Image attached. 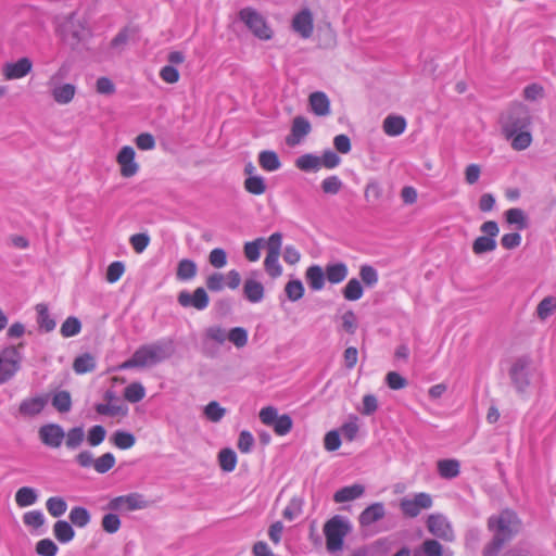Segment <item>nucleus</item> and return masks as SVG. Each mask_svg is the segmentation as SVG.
<instances>
[{
	"mask_svg": "<svg viewBox=\"0 0 556 556\" xmlns=\"http://www.w3.org/2000/svg\"><path fill=\"white\" fill-rule=\"evenodd\" d=\"M521 519L513 509L505 508L488 519V528L493 532L491 542L484 547L483 556H495L521 528Z\"/></svg>",
	"mask_w": 556,
	"mask_h": 556,
	"instance_id": "f257e3e1",
	"label": "nucleus"
},
{
	"mask_svg": "<svg viewBox=\"0 0 556 556\" xmlns=\"http://www.w3.org/2000/svg\"><path fill=\"white\" fill-rule=\"evenodd\" d=\"M174 352V343L170 340L143 344L134 352L129 359L122 363L118 369L151 368L172 357Z\"/></svg>",
	"mask_w": 556,
	"mask_h": 556,
	"instance_id": "f03ea898",
	"label": "nucleus"
},
{
	"mask_svg": "<svg viewBox=\"0 0 556 556\" xmlns=\"http://www.w3.org/2000/svg\"><path fill=\"white\" fill-rule=\"evenodd\" d=\"M71 71L72 64L67 61L62 62L46 81L49 96L59 105H67L76 97L77 86L65 81Z\"/></svg>",
	"mask_w": 556,
	"mask_h": 556,
	"instance_id": "7ed1b4c3",
	"label": "nucleus"
},
{
	"mask_svg": "<svg viewBox=\"0 0 556 556\" xmlns=\"http://www.w3.org/2000/svg\"><path fill=\"white\" fill-rule=\"evenodd\" d=\"M60 33L62 40L72 49H76L80 43L85 42L90 36V29L87 20L83 15L72 13L61 24Z\"/></svg>",
	"mask_w": 556,
	"mask_h": 556,
	"instance_id": "20e7f679",
	"label": "nucleus"
},
{
	"mask_svg": "<svg viewBox=\"0 0 556 556\" xmlns=\"http://www.w3.org/2000/svg\"><path fill=\"white\" fill-rule=\"evenodd\" d=\"M530 125L528 108L522 103H514L502 122V131L505 137H511L519 130L528 129Z\"/></svg>",
	"mask_w": 556,
	"mask_h": 556,
	"instance_id": "39448f33",
	"label": "nucleus"
},
{
	"mask_svg": "<svg viewBox=\"0 0 556 556\" xmlns=\"http://www.w3.org/2000/svg\"><path fill=\"white\" fill-rule=\"evenodd\" d=\"M350 532V525L340 516H334L324 525L326 547L336 553L342 549L344 538Z\"/></svg>",
	"mask_w": 556,
	"mask_h": 556,
	"instance_id": "423d86ee",
	"label": "nucleus"
},
{
	"mask_svg": "<svg viewBox=\"0 0 556 556\" xmlns=\"http://www.w3.org/2000/svg\"><path fill=\"white\" fill-rule=\"evenodd\" d=\"M258 417L263 425L271 427L279 437H285L292 430V418L288 414L279 415L278 409L274 406L263 407Z\"/></svg>",
	"mask_w": 556,
	"mask_h": 556,
	"instance_id": "0eeeda50",
	"label": "nucleus"
},
{
	"mask_svg": "<svg viewBox=\"0 0 556 556\" xmlns=\"http://www.w3.org/2000/svg\"><path fill=\"white\" fill-rule=\"evenodd\" d=\"M22 355L16 346L0 352V386L11 380L21 368Z\"/></svg>",
	"mask_w": 556,
	"mask_h": 556,
	"instance_id": "6e6552de",
	"label": "nucleus"
},
{
	"mask_svg": "<svg viewBox=\"0 0 556 556\" xmlns=\"http://www.w3.org/2000/svg\"><path fill=\"white\" fill-rule=\"evenodd\" d=\"M483 236L478 237L472 243V252L477 255L492 252L496 249V240L500 228L496 222L488 220L480 226Z\"/></svg>",
	"mask_w": 556,
	"mask_h": 556,
	"instance_id": "1a4fd4ad",
	"label": "nucleus"
},
{
	"mask_svg": "<svg viewBox=\"0 0 556 556\" xmlns=\"http://www.w3.org/2000/svg\"><path fill=\"white\" fill-rule=\"evenodd\" d=\"M433 504L430 494L420 492L414 495V497H404L400 502V509L405 517L415 518L422 510L431 508Z\"/></svg>",
	"mask_w": 556,
	"mask_h": 556,
	"instance_id": "9d476101",
	"label": "nucleus"
},
{
	"mask_svg": "<svg viewBox=\"0 0 556 556\" xmlns=\"http://www.w3.org/2000/svg\"><path fill=\"white\" fill-rule=\"evenodd\" d=\"M136 152L132 147H123L116 155L119 165L121 176L124 178L134 177L139 172V164L135 161Z\"/></svg>",
	"mask_w": 556,
	"mask_h": 556,
	"instance_id": "9b49d317",
	"label": "nucleus"
},
{
	"mask_svg": "<svg viewBox=\"0 0 556 556\" xmlns=\"http://www.w3.org/2000/svg\"><path fill=\"white\" fill-rule=\"evenodd\" d=\"M108 507L111 510L132 511L146 508L147 502L143 500L142 495L131 493L128 495L114 497L109 502Z\"/></svg>",
	"mask_w": 556,
	"mask_h": 556,
	"instance_id": "f8f14e48",
	"label": "nucleus"
},
{
	"mask_svg": "<svg viewBox=\"0 0 556 556\" xmlns=\"http://www.w3.org/2000/svg\"><path fill=\"white\" fill-rule=\"evenodd\" d=\"M38 437L43 445L51 448H59L64 441L65 431L58 424H47L39 428Z\"/></svg>",
	"mask_w": 556,
	"mask_h": 556,
	"instance_id": "ddd939ff",
	"label": "nucleus"
},
{
	"mask_svg": "<svg viewBox=\"0 0 556 556\" xmlns=\"http://www.w3.org/2000/svg\"><path fill=\"white\" fill-rule=\"evenodd\" d=\"M33 70V61L27 58H21L15 62H7L2 66V75L5 80H15L26 77Z\"/></svg>",
	"mask_w": 556,
	"mask_h": 556,
	"instance_id": "4468645a",
	"label": "nucleus"
},
{
	"mask_svg": "<svg viewBox=\"0 0 556 556\" xmlns=\"http://www.w3.org/2000/svg\"><path fill=\"white\" fill-rule=\"evenodd\" d=\"M245 26H248L258 39L268 40L273 36V30L267 25L264 17L250 9H245Z\"/></svg>",
	"mask_w": 556,
	"mask_h": 556,
	"instance_id": "2eb2a0df",
	"label": "nucleus"
},
{
	"mask_svg": "<svg viewBox=\"0 0 556 556\" xmlns=\"http://www.w3.org/2000/svg\"><path fill=\"white\" fill-rule=\"evenodd\" d=\"M428 531L445 541H453L454 532L447 519L440 514L430 515L427 520Z\"/></svg>",
	"mask_w": 556,
	"mask_h": 556,
	"instance_id": "dca6fc26",
	"label": "nucleus"
},
{
	"mask_svg": "<svg viewBox=\"0 0 556 556\" xmlns=\"http://www.w3.org/2000/svg\"><path fill=\"white\" fill-rule=\"evenodd\" d=\"M292 29L304 39L313 35L314 17L309 9H303L293 16Z\"/></svg>",
	"mask_w": 556,
	"mask_h": 556,
	"instance_id": "f3484780",
	"label": "nucleus"
},
{
	"mask_svg": "<svg viewBox=\"0 0 556 556\" xmlns=\"http://www.w3.org/2000/svg\"><path fill=\"white\" fill-rule=\"evenodd\" d=\"M178 303L182 307L192 306L199 311H202L208 305V295L203 288H197L192 294L187 291H181L178 294Z\"/></svg>",
	"mask_w": 556,
	"mask_h": 556,
	"instance_id": "a211bd4d",
	"label": "nucleus"
},
{
	"mask_svg": "<svg viewBox=\"0 0 556 556\" xmlns=\"http://www.w3.org/2000/svg\"><path fill=\"white\" fill-rule=\"evenodd\" d=\"M48 402L49 395L47 394L26 397L21 402L18 413L23 417H35L43 410Z\"/></svg>",
	"mask_w": 556,
	"mask_h": 556,
	"instance_id": "6ab92c4d",
	"label": "nucleus"
},
{
	"mask_svg": "<svg viewBox=\"0 0 556 556\" xmlns=\"http://www.w3.org/2000/svg\"><path fill=\"white\" fill-rule=\"evenodd\" d=\"M311 132V124L303 116H296L293 118L291 134L286 138V142L290 147H294L301 142V140Z\"/></svg>",
	"mask_w": 556,
	"mask_h": 556,
	"instance_id": "aec40b11",
	"label": "nucleus"
},
{
	"mask_svg": "<svg viewBox=\"0 0 556 556\" xmlns=\"http://www.w3.org/2000/svg\"><path fill=\"white\" fill-rule=\"evenodd\" d=\"M386 515L384 506L382 503H374L365 508L358 518L362 527H368L379 520Z\"/></svg>",
	"mask_w": 556,
	"mask_h": 556,
	"instance_id": "412c9836",
	"label": "nucleus"
},
{
	"mask_svg": "<svg viewBox=\"0 0 556 556\" xmlns=\"http://www.w3.org/2000/svg\"><path fill=\"white\" fill-rule=\"evenodd\" d=\"M529 363L527 358H519L510 368V377L520 391H523L529 384L528 379L525 377Z\"/></svg>",
	"mask_w": 556,
	"mask_h": 556,
	"instance_id": "4be33fe9",
	"label": "nucleus"
},
{
	"mask_svg": "<svg viewBox=\"0 0 556 556\" xmlns=\"http://www.w3.org/2000/svg\"><path fill=\"white\" fill-rule=\"evenodd\" d=\"M365 492V486L359 483L343 486L333 494V501L338 504L354 501Z\"/></svg>",
	"mask_w": 556,
	"mask_h": 556,
	"instance_id": "5701e85b",
	"label": "nucleus"
},
{
	"mask_svg": "<svg viewBox=\"0 0 556 556\" xmlns=\"http://www.w3.org/2000/svg\"><path fill=\"white\" fill-rule=\"evenodd\" d=\"M406 125V121L403 116L389 115L384 118L382 128L388 136L396 137L405 131Z\"/></svg>",
	"mask_w": 556,
	"mask_h": 556,
	"instance_id": "b1692460",
	"label": "nucleus"
},
{
	"mask_svg": "<svg viewBox=\"0 0 556 556\" xmlns=\"http://www.w3.org/2000/svg\"><path fill=\"white\" fill-rule=\"evenodd\" d=\"M305 278L309 288L319 291L325 287L326 273L319 265H312L305 271Z\"/></svg>",
	"mask_w": 556,
	"mask_h": 556,
	"instance_id": "393cba45",
	"label": "nucleus"
},
{
	"mask_svg": "<svg viewBox=\"0 0 556 556\" xmlns=\"http://www.w3.org/2000/svg\"><path fill=\"white\" fill-rule=\"evenodd\" d=\"M326 279L332 283L338 285L344 281L349 275V268L344 263L328 264L325 268Z\"/></svg>",
	"mask_w": 556,
	"mask_h": 556,
	"instance_id": "a878e982",
	"label": "nucleus"
},
{
	"mask_svg": "<svg viewBox=\"0 0 556 556\" xmlns=\"http://www.w3.org/2000/svg\"><path fill=\"white\" fill-rule=\"evenodd\" d=\"M309 105L312 111L318 116H325L330 112V102L328 97L320 91L313 92L309 96Z\"/></svg>",
	"mask_w": 556,
	"mask_h": 556,
	"instance_id": "bb28decb",
	"label": "nucleus"
},
{
	"mask_svg": "<svg viewBox=\"0 0 556 556\" xmlns=\"http://www.w3.org/2000/svg\"><path fill=\"white\" fill-rule=\"evenodd\" d=\"M443 553L441 543L433 539H427L415 548L413 556H443Z\"/></svg>",
	"mask_w": 556,
	"mask_h": 556,
	"instance_id": "cd10ccee",
	"label": "nucleus"
},
{
	"mask_svg": "<svg viewBox=\"0 0 556 556\" xmlns=\"http://www.w3.org/2000/svg\"><path fill=\"white\" fill-rule=\"evenodd\" d=\"M440 477L444 479L456 478L460 472V464L457 459H441L437 463Z\"/></svg>",
	"mask_w": 556,
	"mask_h": 556,
	"instance_id": "c85d7f7f",
	"label": "nucleus"
},
{
	"mask_svg": "<svg viewBox=\"0 0 556 556\" xmlns=\"http://www.w3.org/2000/svg\"><path fill=\"white\" fill-rule=\"evenodd\" d=\"M556 313V296L547 295L539 302L535 308L536 317L541 321H545L548 317Z\"/></svg>",
	"mask_w": 556,
	"mask_h": 556,
	"instance_id": "c756f323",
	"label": "nucleus"
},
{
	"mask_svg": "<svg viewBox=\"0 0 556 556\" xmlns=\"http://www.w3.org/2000/svg\"><path fill=\"white\" fill-rule=\"evenodd\" d=\"M37 312V323L39 328L45 330L46 332H50L55 328V321L50 316L48 306L43 303H39L36 305Z\"/></svg>",
	"mask_w": 556,
	"mask_h": 556,
	"instance_id": "7c9ffc66",
	"label": "nucleus"
},
{
	"mask_svg": "<svg viewBox=\"0 0 556 556\" xmlns=\"http://www.w3.org/2000/svg\"><path fill=\"white\" fill-rule=\"evenodd\" d=\"M85 438L86 433L81 426L71 428L65 432V446L72 451L77 450L83 444Z\"/></svg>",
	"mask_w": 556,
	"mask_h": 556,
	"instance_id": "2f4dec72",
	"label": "nucleus"
},
{
	"mask_svg": "<svg viewBox=\"0 0 556 556\" xmlns=\"http://www.w3.org/2000/svg\"><path fill=\"white\" fill-rule=\"evenodd\" d=\"M510 140V146L516 151H522L529 148L532 143V135L528 129L519 130L511 137H505Z\"/></svg>",
	"mask_w": 556,
	"mask_h": 556,
	"instance_id": "473e14b6",
	"label": "nucleus"
},
{
	"mask_svg": "<svg viewBox=\"0 0 556 556\" xmlns=\"http://www.w3.org/2000/svg\"><path fill=\"white\" fill-rule=\"evenodd\" d=\"M197 275V264L188 258L179 261L176 277L181 281L191 280Z\"/></svg>",
	"mask_w": 556,
	"mask_h": 556,
	"instance_id": "72a5a7b5",
	"label": "nucleus"
},
{
	"mask_svg": "<svg viewBox=\"0 0 556 556\" xmlns=\"http://www.w3.org/2000/svg\"><path fill=\"white\" fill-rule=\"evenodd\" d=\"M258 163L266 172H275L281 165L277 153L274 151H262L258 155Z\"/></svg>",
	"mask_w": 556,
	"mask_h": 556,
	"instance_id": "f704fd0d",
	"label": "nucleus"
},
{
	"mask_svg": "<svg viewBox=\"0 0 556 556\" xmlns=\"http://www.w3.org/2000/svg\"><path fill=\"white\" fill-rule=\"evenodd\" d=\"M53 532L56 540L61 543H67L75 536L72 526L64 520H59L54 523Z\"/></svg>",
	"mask_w": 556,
	"mask_h": 556,
	"instance_id": "c9c22d12",
	"label": "nucleus"
},
{
	"mask_svg": "<svg viewBox=\"0 0 556 556\" xmlns=\"http://www.w3.org/2000/svg\"><path fill=\"white\" fill-rule=\"evenodd\" d=\"M237 454L231 448H223L218 453V464L225 472H231L237 465Z\"/></svg>",
	"mask_w": 556,
	"mask_h": 556,
	"instance_id": "e433bc0d",
	"label": "nucleus"
},
{
	"mask_svg": "<svg viewBox=\"0 0 556 556\" xmlns=\"http://www.w3.org/2000/svg\"><path fill=\"white\" fill-rule=\"evenodd\" d=\"M343 296L348 301H357L364 294V289L361 281L356 278H352L348 281L342 290Z\"/></svg>",
	"mask_w": 556,
	"mask_h": 556,
	"instance_id": "4c0bfd02",
	"label": "nucleus"
},
{
	"mask_svg": "<svg viewBox=\"0 0 556 556\" xmlns=\"http://www.w3.org/2000/svg\"><path fill=\"white\" fill-rule=\"evenodd\" d=\"M295 165L299 169L304 172H317L321 168V161H319V156L313 154H303L296 159Z\"/></svg>",
	"mask_w": 556,
	"mask_h": 556,
	"instance_id": "58836bf2",
	"label": "nucleus"
},
{
	"mask_svg": "<svg viewBox=\"0 0 556 556\" xmlns=\"http://www.w3.org/2000/svg\"><path fill=\"white\" fill-rule=\"evenodd\" d=\"M68 518L74 526L85 528L90 522L91 516L85 507L75 506L71 509Z\"/></svg>",
	"mask_w": 556,
	"mask_h": 556,
	"instance_id": "ea45409f",
	"label": "nucleus"
},
{
	"mask_svg": "<svg viewBox=\"0 0 556 556\" xmlns=\"http://www.w3.org/2000/svg\"><path fill=\"white\" fill-rule=\"evenodd\" d=\"M136 30L130 27H124L112 39L110 46L113 50L121 52L127 46L129 39L135 35Z\"/></svg>",
	"mask_w": 556,
	"mask_h": 556,
	"instance_id": "a19ab883",
	"label": "nucleus"
},
{
	"mask_svg": "<svg viewBox=\"0 0 556 556\" xmlns=\"http://www.w3.org/2000/svg\"><path fill=\"white\" fill-rule=\"evenodd\" d=\"M38 495L33 488L23 486L15 494V502L20 507L30 506L36 503Z\"/></svg>",
	"mask_w": 556,
	"mask_h": 556,
	"instance_id": "79ce46f5",
	"label": "nucleus"
},
{
	"mask_svg": "<svg viewBox=\"0 0 556 556\" xmlns=\"http://www.w3.org/2000/svg\"><path fill=\"white\" fill-rule=\"evenodd\" d=\"M94 368H96L94 357L89 353L78 356L77 358H75L74 364H73V369L75 370V372L80 374V375L90 372Z\"/></svg>",
	"mask_w": 556,
	"mask_h": 556,
	"instance_id": "37998d69",
	"label": "nucleus"
},
{
	"mask_svg": "<svg viewBox=\"0 0 556 556\" xmlns=\"http://www.w3.org/2000/svg\"><path fill=\"white\" fill-rule=\"evenodd\" d=\"M52 406L59 413H67L72 408V397L68 391H59L52 397Z\"/></svg>",
	"mask_w": 556,
	"mask_h": 556,
	"instance_id": "c03bdc74",
	"label": "nucleus"
},
{
	"mask_svg": "<svg viewBox=\"0 0 556 556\" xmlns=\"http://www.w3.org/2000/svg\"><path fill=\"white\" fill-rule=\"evenodd\" d=\"M46 507L49 514L52 517L56 518L62 516L66 511L67 504L63 497L52 496L47 500Z\"/></svg>",
	"mask_w": 556,
	"mask_h": 556,
	"instance_id": "a18cd8bd",
	"label": "nucleus"
},
{
	"mask_svg": "<svg viewBox=\"0 0 556 556\" xmlns=\"http://www.w3.org/2000/svg\"><path fill=\"white\" fill-rule=\"evenodd\" d=\"M146 395L144 387L140 382H132L124 390V397L130 403L140 402Z\"/></svg>",
	"mask_w": 556,
	"mask_h": 556,
	"instance_id": "49530a36",
	"label": "nucleus"
},
{
	"mask_svg": "<svg viewBox=\"0 0 556 556\" xmlns=\"http://www.w3.org/2000/svg\"><path fill=\"white\" fill-rule=\"evenodd\" d=\"M506 222L510 225H516L518 229L522 230L527 227V218L521 208L514 207L505 212Z\"/></svg>",
	"mask_w": 556,
	"mask_h": 556,
	"instance_id": "de8ad7c7",
	"label": "nucleus"
},
{
	"mask_svg": "<svg viewBox=\"0 0 556 556\" xmlns=\"http://www.w3.org/2000/svg\"><path fill=\"white\" fill-rule=\"evenodd\" d=\"M264 296V287L255 280H245V298L251 302H260Z\"/></svg>",
	"mask_w": 556,
	"mask_h": 556,
	"instance_id": "09e8293b",
	"label": "nucleus"
},
{
	"mask_svg": "<svg viewBox=\"0 0 556 556\" xmlns=\"http://www.w3.org/2000/svg\"><path fill=\"white\" fill-rule=\"evenodd\" d=\"M81 330V323L77 317H67L61 326L60 332L64 338H71L78 334Z\"/></svg>",
	"mask_w": 556,
	"mask_h": 556,
	"instance_id": "8fccbe9b",
	"label": "nucleus"
},
{
	"mask_svg": "<svg viewBox=\"0 0 556 556\" xmlns=\"http://www.w3.org/2000/svg\"><path fill=\"white\" fill-rule=\"evenodd\" d=\"M113 443L121 450H128L136 443V438L132 433L126 431H116L112 437Z\"/></svg>",
	"mask_w": 556,
	"mask_h": 556,
	"instance_id": "3c124183",
	"label": "nucleus"
},
{
	"mask_svg": "<svg viewBox=\"0 0 556 556\" xmlns=\"http://www.w3.org/2000/svg\"><path fill=\"white\" fill-rule=\"evenodd\" d=\"M266 189L267 186L263 177L249 176L248 178H245V191L255 195H261L265 193Z\"/></svg>",
	"mask_w": 556,
	"mask_h": 556,
	"instance_id": "603ef678",
	"label": "nucleus"
},
{
	"mask_svg": "<svg viewBox=\"0 0 556 556\" xmlns=\"http://www.w3.org/2000/svg\"><path fill=\"white\" fill-rule=\"evenodd\" d=\"M225 408H223L218 402H210L203 409L205 418L212 422H218L225 416Z\"/></svg>",
	"mask_w": 556,
	"mask_h": 556,
	"instance_id": "864d4df0",
	"label": "nucleus"
},
{
	"mask_svg": "<svg viewBox=\"0 0 556 556\" xmlns=\"http://www.w3.org/2000/svg\"><path fill=\"white\" fill-rule=\"evenodd\" d=\"M265 247V239L257 238L252 242H245V258L256 262L261 256V250Z\"/></svg>",
	"mask_w": 556,
	"mask_h": 556,
	"instance_id": "5fc2aeb1",
	"label": "nucleus"
},
{
	"mask_svg": "<svg viewBox=\"0 0 556 556\" xmlns=\"http://www.w3.org/2000/svg\"><path fill=\"white\" fill-rule=\"evenodd\" d=\"M279 256L280 255L266 254L264 260L265 270L271 278H278L282 274V267L279 264Z\"/></svg>",
	"mask_w": 556,
	"mask_h": 556,
	"instance_id": "6e6d98bb",
	"label": "nucleus"
},
{
	"mask_svg": "<svg viewBox=\"0 0 556 556\" xmlns=\"http://www.w3.org/2000/svg\"><path fill=\"white\" fill-rule=\"evenodd\" d=\"M303 501L301 498H292L282 511L285 519L292 521L302 514Z\"/></svg>",
	"mask_w": 556,
	"mask_h": 556,
	"instance_id": "4d7b16f0",
	"label": "nucleus"
},
{
	"mask_svg": "<svg viewBox=\"0 0 556 556\" xmlns=\"http://www.w3.org/2000/svg\"><path fill=\"white\" fill-rule=\"evenodd\" d=\"M115 465V457L112 453H105L94 460V470L99 473H105Z\"/></svg>",
	"mask_w": 556,
	"mask_h": 556,
	"instance_id": "13d9d810",
	"label": "nucleus"
},
{
	"mask_svg": "<svg viewBox=\"0 0 556 556\" xmlns=\"http://www.w3.org/2000/svg\"><path fill=\"white\" fill-rule=\"evenodd\" d=\"M102 529L110 534L117 532L121 528V519L116 514H105L101 520Z\"/></svg>",
	"mask_w": 556,
	"mask_h": 556,
	"instance_id": "bf43d9fd",
	"label": "nucleus"
},
{
	"mask_svg": "<svg viewBox=\"0 0 556 556\" xmlns=\"http://www.w3.org/2000/svg\"><path fill=\"white\" fill-rule=\"evenodd\" d=\"M106 437V430L103 426L96 425L91 427L87 434V441L90 446L100 445Z\"/></svg>",
	"mask_w": 556,
	"mask_h": 556,
	"instance_id": "052dcab7",
	"label": "nucleus"
},
{
	"mask_svg": "<svg viewBox=\"0 0 556 556\" xmlns=\"http://www.w3.org/2000/svg\"><path fill=\"white\" fill-rule=\"evenodd\" d=\"M285 291L288 299L295 302L302 299L304 294V287L300 280H291L286 285Z\"/></svg>",
	"mask_w": 556,
	"mask_h": 556,
	"instance_id": "680f3d73",
	"label": "nucleus"
},
{
	"mask_svg": "<svg viewBox=\"0 0 556 556\" xmlns=\"http://www.w3.org/2000/svg\"><path fill=\"white\" fill-rule=\"evenodd\" d=\"M359 277L367 287H374L378 282V273L370 265H362L359 268Z\"/></svg>",
	"mask_w": 556,
	"mask_h": 556,
	"instance_id": "e2e57ef3",
	"label": "nucleus"
},
{
	"mask_svg": "<svg viewBox=\"0 0 556 556\" xmlns=\"http://www.w3.org/2000/svg\"><path fill=\"white\" fill-rule=\"evenodd\" d=\"M342 186L343 184L338 176H329L321 181V189L327 194H337Z\"/></svg>",
	"mask_w": 556,
	"mask_h": 556,
	"instance_id": "0e129e2a",
	"label": "nucleus"
},
{
	"mask_svg": "<svg viewBox=\"0 0 556 556\" xmlns=\"http://www.w3.org/2000/svg\"><path fill=\"white\" fill-rule=\"evenodd\" d=\"M124 271H125L124 263L118 262V261L111 263L106 269V275H105L106 281L110 283L116 282L123 276Z\"/></svg>",
	"mask_w": 556,
	"mask_h": 556,
	"instance_id": "69168bd1",
	"label": "nucleus"
},
{
	"mask_svg": "<svg viewBox=\"0 0 556 556\" xmlns=\"http://www.w3.org/2000/svg\"><path fill=\"white\" fill-rule=\"evenodd\" d=\"M138 149L142 151H150L155 148V138L150 132H142L135 139Z\"/></svg>",
	"mask_w": 556,
	"mask_h": 556,
	"instance_id": "338daca9",
	"label": "nucleus"
},
{
	"mask_svg": "<svg viewBox=\"0 0 556 556\" xmlns=\"http://www.w3.org/2000/svg\"><path fill=\"white\" fill-rule=\"evenodd\" d=\"M36 551L42 556H54L58 552V546L50 539H43L37 543Z\"/></svg>",
	"mask_w": 556,
	"mask_h": 556,
	"instance_id": "774afa93",
	"label": "nucleus"
}]
</instances>
